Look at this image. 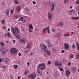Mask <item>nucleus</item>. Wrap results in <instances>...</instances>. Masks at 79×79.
<instances>
[{"label":"nucleus","instance_id":"f257e3e1","mask_svg":"<svg viewBox=\"0 0 79 79\" xmlns=\"http://www.w3.org/2000/svg\"><path fill=\"white\" fill-rule=\"evenodd\" d=\"M11 32L15 37L17 38L18 39H20V36L18 35V33L20 32L19 30L17 27H16L15 28L12 27L11 28Z\"/></svg>","mask_w":79,"mask_h":79},{"label":"nucleus","instance_id":"f03ea898","mask_svg":"<svg viewBox=\"0 0 79 79\" xmlns=\"http://www.w3.org/2000/svg\"><path fill=\"white\" fill-rule=\"evenodd\" d=\"M46 65L45 64V63H41L39 64L37 66V73L40 74V75H42V72L39 70H40L41 71H44V69H45L46 68H47V67H46Z\"/></svg>","mask_w":79,"mask_h":79},{"label":"nucleus","instance_id":"7ed1b4c3","mask_svg":"<svg viewBox=\"0 0 79 79\" xmlns=\"http://www.w3.org/2000/svg\"><path fill=\"white\" fill-rule=\"evenodd\" d=\"M56 6V4L55 3H53L52 2H50L49 3V6L51 7V8L50 9L51 11H52L55 10V6Z\"/></svg>","mask_w":79,"mask_h":79},{"label":"nucleus","instance_id":"20e7f679","mask_svg":"<svg viewBox=\"0 0 79 79\" xmlns=\"http://www.w3.org/2000/svg\"><path fill=\"white\" fill-rule=\"evenodd\" d=\"M18 49L15 48H11L10 50V53L11 54H14V53H17Z\"/></svg>","mask_w":79,"mask_h":79},{"label":"nucleus","instance_id":"39448f33","mask_svg":"<svg viewBox=\"0 0 79 79\" xmlns=\"http://www.w3.org/2000/svg\"><path fill=\"white\" fill-rule=\"evenodd\" d=\"M36 77V74L35 73H32L28 76L30 79H35Z\"/></svg>","mask_w":79,"mask_h":79},{"label":"nucleus","instance_id":"423d86ee","mask_svg":"<svg viewBox=\"0 0 79 79\" xmlns=\"http://www.w3.org/2000/svg\"><path fill=\"white\" fill-rule=\"evenodd\" d=\"M52 17H53V15L52 13L50 12L48 13V19L49 20H51L52 19Z\"/></svg>","mask_w":79,"mask_h":79},{"label":"nucleus","instance_id":"0eeeda50","mask_svg":"<svg viewBox=\"0 0 79 79\" xmlns=\"http://www.w3.org/2000/svg\"><path fill=\"white\" fill-rule=\"evenodd\" d=\"M64 47L65 50H68V49H69V45L68 43H65L64 44Z\"/></svg>","mask_w":79,"mask_h":79},{"label":"nucleus","instance_id":"6e6552de","mask_svg":"<svg viewBox=\"0 0 79 79\" xmlns=\"http://www.w3.org/2000/svg\"><path fill=\"white\" fill-rule=\"evenodd\" d=\"M19 21H22L23 23H26V19L23 17H20L19 19Z\"/></svg>","mask_w":79,"mask_h":79},{"label":"nucleus","instance_id":"1a4fd4ad","mask_svg":"<svg viewBox=\"0 0 79 79\" xmlns=\"http://www.w3.org/2000/svg\"><path fill=\"white\" fill-rule=\"evenodd\" d=\"M65 74L67 76L69 77L71 75V72L68 70H66L65 71Z\"/></svg>","mask_w":79,"mask_h":79},{"label":"nucleus","instance_id":"9d476101","mask_svg":"<svg viewBox=\"0 0 79 79\" xmlns=\"http://www.w3.org/2000/svg\"><path fill=\"white\" fill-rule=\"evenodd\" d=\"M5 14L6 16H8L10 14V9L8 8L6 11Z\"/></svg>","mask_w":79,"mask_h":79},{"label":"nucleus","instance_id":"9b49d317","mask_svg":"<svg viewBox=\"0 0 79 79\" xmlns=\"http://www.w3.org/2000/svg\"><path fill=\"white\" fill-rule=\"evenodd\" d=\"M21 10V8L20 6H18L16 7V10L17 12H19Z\"/></svg>","mask_w":79,"mask_h":79},{"label":"nucleus","instance_id":"f8f14e48","mask_svg":"<svg viewBox=\"0 0 79 79\" xmlns=\"http://www.w3.org/2000/svg\"><path fill=\"white\" fill-rule=\"evenodd\" d=\"M75 12V11H74V9H73L71 10H70L69 11V14L70 15H73V14Z\"/></svg>","mask_w":79,"mask_h":79},{"label":"nucleus","instance_id":"ddd939ff","mask_svg":"<svg viewBox=\"0 0 79 79\" xmlns=\"http://www.w3.org/2000/svg\"><path fill=\"white\" fill-rule=\"evenodd\" d=\"M42 50L44 52H47V51L48 50L47 47L46 46H44V47L42 49Z\"/></svg>","mask_w":79,"mask_h":79},{"label":"nucleus","instance_id":"4468645a","mask_svg":"<svg viewBox=\"0 0 79 79\" xmlns=\"http://www.w3.org/2000/svg\"><path fill=\"white\" fill-rule=\"evenodd\" d=\"M71 19L73 20H78L79 19V17H71Z\"/></svg>","mask_w":79,"mask_h":79},{"label":"nucleus","instance_id":"2eb2a0df","mask_svg":"<svg viewBox=\"0 0 79 79\" xmlns=\"http://www.w3.org/2000/svg\"><path fill=\"white\" fill-rule=\"evenodd\" d=\"M54 35L55 37H60L61 36V35L60 32L55 33Z\"/></svg>","mask_w":79,"mask_h":79},{"label":"nucleus","instance_id":"dca6fc26","mask_svg":"<svg viewBox=\"0 0 79 79\" xmlns=\"http://www.w3.org/2000/svg\"><path fill=\"white\" fill-rule=\"evenodd\" d=\"M45 46H46L43 43H41L40 44V47L41 48V49H42V48H44L45 47Z\"/></svg>","mask_w":79,"mask_h":79},{"label":"nucleus","instance_id":"f3484780","mask_svg":"<svg viewBox=\"0 0 79 79\" xmlns=\"http://www.w3.org/2000/svg\"><path fill=\"white\" fill-rule=\"evenodd\" d=\"M29 71L28 70H27L24 72V74L26 76H27L28 75V74H29Z\"/></svg>","mask_w":79,"mask_h":79},{"label":"nucleus","instance_id":"a211bd4d","mask_svg":"<svg viewBox=\"0 0 79 79\" xmlns=\"http://www.w3.org/2000/svg\"><path fill=\"white\" fill-rule=\"evenodd\" d=\"M45 53H47L48 54V55H52V52H51L49 50H48L45 52Z\"/></svg>","mask_w":79,"mask_h":79},{"label":"nucleus","instance_id":"6ab92c4d","mask_svg":"<svg viewBox=\"0 0 79 79\" xmlns=\"http://www.w3.org/2000/svg\"><path fill=\"white\" fill-rule=\"evenodd\" d=\"M62 64H63V63H62V62L61 61H59L58 63V66L60 67H61V66H62Z\"/></svg>","mask_w":79,"mask_h":79},{"label":"nucleus","instance_id":"aec40b11","mask_svg":"<svg viewBox=\"0 0 79 79\" xmlns=\"http://www.w3.org/2000/svg\"><path fill=\"white\" fill-rule=\"evenodd\" d=\"M47 30L48 33V34H50V26H48Z\"/></svg>","mask_w":79,"mask_h":79},{"label":"nucleus","instance_id":"412c9836","mask_svg":"<svg viewBox=\"0 0 79 79\" xmlns=\"http://www.w3.org/2000/svg\"><path fill=\"white\" fill-rule=\"evenodd\" d=\"M14 69H16L18 67V65L17 64H14L13 65Z\"/></svg>","mask_w":79,"mask_h":79},{"label":"nucleus","instance_id":"4be33fe9","mask_svg":"<svg viewBox=\"0 0 79 79\" xmlns=\"http://www.w3.org/2000/svg\"><path fill=\"white\" fill-rule=\"evenodd\" d=\"M28 27L30 29H33V26H32V24H29L28 25Z\"/></svg>","mask_w":79,"mask_h":79},{"label":"nucleus","instance_id":"5701e85b","mask_svg":"<svg viewBox=\"0 0 79 79\" xmlns=\"http://www.w3.org/2000/svg\"><path fill=\"white\" fill-rule=\"evenodd\" d=\"M76 44L77 45V50H79V44H78V42H76Z\"/></svg>","mask_w":79,"mask_h":79},{"label":"nucleus","instance_id":"b1692460","mask_svg":"<svg viewBox=\"0 0 79 79\" xmlns=\"http://www.w3.org/2000/svg\"><path fill=\"white\" fill-rule=\"evenodd\" d=\"M1 23L2 24H5V20H2L1 21Z\"/></svg>","mask_w":79,"mask_h":79},{"label":"nucleus","instance_id":"393cba45","mask_svg":"<svg viewBox=\"0 0 79 79\" xmlns=\"http://www.w3.org/2000/svg\"><path fill=\"white\" fill-rule=\"evenodd\" d=\"M72 69L73 72H76L77 71V69L75 68H72Z\"/></svg>","mask_w":79,"mask_h":79},{"label":"nucleus","instance_id":"a878e982","mask_svg":"<svg viewBox=\"0 0 79 79\" xmlns=\"http://www.w3.org/2000/svg\"><path fill=\"white\" fill-rule=\"evenodd\" d=\"M20 42L22 43H24L26 42V40H19Z\"/></svg>","mask_w":79,"mask_h":79},{"label":"nucleus","instance_id":"bb28decb","mask_svg":"<svg viewBox=\"0 0 79 79\" xmlns=\"http://www.w3.org/2000/svg\"><path fill=\"white\" fill-rule=\"evenodd\" d=\"M58 25L60 27H63V24L62 23H59Z\"/></svg>","mask_w":79,"mask_h":79},{"label":"nucleus","instance_id":"cd10ccee","mask_svg":"<svg viewBox=\"0 0 79 79\" xmlns=\"http://www.w3.org/2000/svg\"><path fill=\"white\" fill-rule=\"evenodd\" d=\"M51 31L52 32H56V30L55 28H52L51 30Z\"/></svg>","mask_w":79,"mask_h":79},{"label":"nucleus","instance_id":"c85d7f7f","mask_svg":"<svg viewBox=\"0 0 79 79\" xmlns=\"http://www.w3.org/2000/svg\"><path fill=\"white\" fill-rule=\"evenodd\" d=\"M52 46L53 45L51 43H49L48 44V47H52Z\"/></svg>","mask_w":79,"mask_h":79},{"label":"nucleus","instance_id":"c756f323","mask_svg":"<svg viewBox=\"0 0 79 79\" xmlns=\"http://www.w3.org/2000/svg\"><path fill=\"white\" fill-rule=\"evenodd\" d=\"M55 66H58V62L57 60L55 61Z\"/></svg>","mask_w":79,"mask_h":79},{"label":"nucleus","instance_id":"7c9ffc66","mask_svg":"<svg viewBox=\"0 0 79 79\" xmlns=\"http://www.w3.org/2000/svg\"><path fill=\"white\" fill-rule=\"evenodd\" d=\"M29 52V51H28V50H27V49H26L24 50V53H28Z\"/></svg>","mask_w":79,"mask_h":79},{"label":"nucleus","instance_id":"2f4dec72","mask_svg":"<svg viewBox=\"0 0 79 79\" xmlns=\"http://www.w3.org/2000/svg\"><path fill=\"white\" fill-rule=\"evenodd\" d=\"M56 51V49H55V48L53 47L52 48V51L53 52H55Z\"/></svg>","mask_w":79,"mask_h":79},{"label":"nucleus","instance_id":"473e14b6","mask_svg":"<svg viewBox=\"0 0 79 79\" xmlns=\"http://www.w3.org/2000/svg\"><path fill=\"white\" fill-rule=\"evenodd\" d=\"M72 48H73V49H74V48H76V46L75 44H73L72 46Z\"/></svg>","mask_w":79,"mask_h":79},{"label":"nucleus","instance_id":"72a5a7b5","mask_svg":"<svg viewBox=\"0 0 79 79\" xmlns=\"http://www.w3.org/2000/svg\"><path fill=\"white\" fill-rule=\"evenodd\" d=\"M0 45L2 46V47H3L4 45H5V44H4V43L3 42H1L0 44Z\"/></svg>","mask_w":79,"mask_h":79},{"label":"nucleus","instance_id":"f704fd0d","mask_svg":"<svg viewBox=\"0 0 79 79\" xmlns=\"http://www.w3.org/2000/svg\"><path fill=\"white\" fill-rule=\"evenodd\" d=\"M47 30V27H45L42 29V32H44V31H46Z\"/></svg>","mask_w":79,"mask_h":79},{"label":"nucleus","instance_id":"c9c22d12","mask_svg":"<svg viewBox=\"0 0 79 79\" xmlns=\"http://www.w3.org/2000/svg\"><path fill=\"white\" fill-rule=\"evenodd\" d=\"M70 34L72 35H73L75 34V32L73 31H71L70 33Z\"/></svg>","mask_w":79,"mask_h":79},{"label":"nucleus","instance_id":"e433bc0d","mask_svg":"<svg viewBox=\"0 0 79 79\" xmlns=\"http://www.w3.org/2000/svg\"><path fill=\"white\" fill-rule=\"evenodd\" d=\"M7 35L8 37H10V32L7 33Z\"/></svg>","mask_w":79,"mask_h":79},{"label":"nucleus","instance_id":"4c0bfd02","mask_svg":"<svg viewBox=\"0 0 79 79\" xmlns=\"http://www.w3.org/2000/svg\"><path fill=\"white\" fill-rule=\"evenodd\" d=\"M14 2L16 3V4H19V2L16 0H14Z\"/></svg>","mask_w":79,"mask_h":79},{"label":"nucleus","instance_id":"58836bf2","mask_svg":"<svg viewBox=\"0 0 79 79\" xmlns=\"http://www.w3.org/2000/svg\"><path fill=\"white\" fill-rule=\"evenodd\" d=\"M64 37H68L69 35H68L67 34H65L63 35Z\"/></svg>","mask_w":79,"mask_h":79},{"label":"nucleus","instance_id":"ea45409f","mask_svg":"<svg viewBox=\"0 0 79 79\" xmlns=\"http://www.w3.org/2000/svg\"><path fill=\"white\" fill-rule=\"evenodd\" d=\"M19 18V15H17L15 17V19H18Z\"/></svg>","mask_w":79,"mask_h":79},{"label":"nucleus","instance_id":"a19ab883","mask_svg":"<svg viewBox=\"0 0 79 79\" xmlns=\"http://www.w3.org/2000/svg\"><path fill=\"white\" fill-rule=\"evenodd\" d=\"M9 60V59H8V58H5V62H8Z\"/></svg>","mask_w":79,"mask_h":79},{"label":"nucleus","instance_id":"79ce46f5","mask_svg":"<svg viewBox=\"0 0 79 79\" xmlns=\"http://www.w3.org/2000/svg\"><path fill=\"white\" fill-rule=\"evenodd\" d=\"M76 5H79V0H77L76 2Z\"/></svg>","mask_w":79,"mask_h":79},{"label":"nucleus","instance_id":"37998d69","mask_svg":"<svg viewBox=\"0 0 79 79\" xmlns=\"http://www.w3.org/2000/svg\"><path fill=\"white\" fill-rule=\"evenodd\" d=\"M24 10H25V11H26L27 12H28L29 11V9L27 8H25V9H24Z\"/></svg>","mask_w":79,"mask_h":79},{"label":"nucleus","instance_id":"c03bdc74","mask_svg":"<svg viewBox=\"0 0 79 79\" xmlns=\"http://www.w3.org/2000/svg\"><path fill=\"white\" fill-rule=\"evenodd\" d=\"M30 47V46L29 45V44L28 43H27V46L26 48H27H27H29Z\"/></svg>","mask_w":79,"mask_h":79},{"label":"nucleus","instance_id":"a18cd8bd","mask_svg":"<svg viewBox=\"0 0 79 79\" xmlns=\"http://www.w3.org/2000/svg\"><path fill=\"white\" fill-rule=\"evenodd\" d=\"M14 13V10L13 9L12 10H10V14H13Z\"/></svg>","mask_w":79,"mask_h":79},{"label":"nucleus","instance_id":"49530a36","mask_svg":"<svg viewBox=\"0 0 79 79\" xmlns=\"http://www.w3.org/2000/svg\"><path fill=\"white\" fill-rule=\"evenodd\" d=\"M74 56V55H73L72 56L69 58L70 60H71L73 58V57Z\"/></svg>","mask_w":79,"mask_h":79},{"label":"nucleus","instance_id":"de8ad7c7","mask_svg":"<svg viewBox=\"0 0 79 79\" xmlns=\"http://www.w3.org/2000/svg\"><path fill=\"white\" fill-rule=\"evenodd\" d=\"M59 69L60 70V71H64L63 69L62 68H59Z\"/></svg>","mask_w":79,"mask_h":79},{"label":"nucleus","instance_id":"09e8293b","mask_svg":"<svg viewBox=\"0 0 79 79\" xmlns=\"http://www.w3.org/2000/svg\"><path fill=\"white\" fill-rule=\"evenodd\" d=\"M33 54H34V52H31L30 53V56H32V55H33Z\"/></svg>","mask_w":79,"mask_h":79},{"label":"nucleus","instance_id":"8fccbe9b","mask_svg":"<svg viewBox=\"0 0 79 79\" xmlns=\"http://www.w3.org/2000/svg\"><path fill=\"white\" fill-rule=\"evenodd\" d=\"M68 1H69V0H64V3L65 4L67 3Z\"/></svg>","mask_w":79,"mask_h":79},{"label":"nucleus","instance_id":"3c124183","mask_svg":"<svg viewBox=\"0 0 79 79\" xmlns=\"http://www.w3.org/2000/svg\"><path fill=\"white\" fill-rule=\"evenodd\" d=\"M3 70L4 71H6V69L5 68V67H3Z\"/></svg>","mask_w":79,"mask_h":79},{"label":"nucleus","instance_id":"603ef678","mask_svg":"<svg viewBox=\"0 0 79 79\" xmlns=\"http://www.w3.org/2000/svg\"><path fill=\"white\" fill-rule=\"evenodd\" d=\"M68 66H71V63L69 62L68 63Z\"/></svg>","mask_w":79,"mask_h":79},{"label":"nucleus","instance_id":"864d4df0","mask_svg":"<svg viewBox=\"0 0 79 79\" xmlns=\"http://www.w3.org/2000/svg\"><path fill=\"white\" fill-rule=\"evenodd\" d=\"M2 29H6V27L5 26H3L2 27Z\"/></svg>","mask_w":79,"mask_h":79},{"label":"nucleus","instance_id":"5fc2aeb1","mask_svg":"<svg viewBox=\"0 0 79 79\" xmlns=\"http://www.w3.org/2000/svg\"><path fill=\"white\" fill-rule=\"evenodd\" d=\"M32 3L33 5H35V4H36V2L35 1H33L32 2Z\"/></svg>","mask_w":79,"mask_h":79},{"label":"nucleus","instance_id":"6e6d98bb","mask_svg":"<svg viewBox=\"0 0 79 79\" xmlns=\"http://www.w3.org/2000/svg\"><path fill=\"white\" fill-rule=\"evenodd\" d=\"M18 55L19 56H22V55L21 54V53L19 52L18 54Z\"/></svg>","mask_w":79,"mask_h":79},{"label":"nucleus","instance_id":"4d7b16f0","mask_svg":"<svg viewBox=\"0 0 79 79\" xmlns=\"http://www.w3.org/2000/svg\"><path fill=\"white\" fill-rule=\"evenodd\" d=\"M77 11H79V6H78L77 7Z\"/></svg>","mask_w":79,"mask_h":79},{"label":"nucleus","instance_id":"13d9d810","mask_svg":"<svg viewBox=\"0 0 79 79\" xmlns=\"http://www.w3.org/2000/svg\"><path fill=\"white\" fill-rule=\"evenodd\" d=\"M10 77L11 79H13V76L11 75H10Z\"/></svg>","mask_w":79,"mask_h":79},{"label":"nucleus","instance_id":"bf43d9fd","mask_svg":"<svg viewBox=\"0 0 79 79\" xmlns=\"http://www.w3.org/2000/svg\"><path fill=\"white\" fill-rule=\"evenodd\" d=\"M65 52V50H63L61 52V53H64V52Z\"/></svg>","mask_w":79,"mask_h":79},{"label":"nucleus","instance_id":"052dcab7","mask_svg":"<svg viewBox=\"0 0 79 79\" xmlns=\"http://www.w3.org/2000/svg\"><path fill=\"white\" fill-rule=\"evenodd\" d=\"M17 79H21V77L20 76H18L17 77Z\"/></svg>","mask_w":79,"mask_h":79},{"label":"nucleus","instance_id":"680f3d73","mask_svg":"<svg viewBox=\"0 0 79 79\" xmlns=\"http://www.w3.org/2000/svg\"><path fill=\"white\" fill-rule=\"evenodd\" d=\"M13 44H15L16 43V40H13Z\"/></svg>","mask_w":79,"mask_h":79},{"label":"nucleus","instance_id":"e2e57ef3","mask_svg":"<svg viewBox=\"0 0 79 79\" xmlns=\"http://www.w3.org/2000/svg\"><path fill=\"white\" fill-rule=\"evenodd\" d=\"M28 30L30 32H32V30L30 28Z\"/></svg>","mask_w":79,"mask_h":79},{"label":"nucleus","instance_id":"0e129e2a","mask_svg":"<svg viewBox=\"0 0 79 79\" xmlns=\"http://www.w3.org/2000/svg\"><path fill=\"white\" fill-rule=\"evenodd\" d=\"M47 44H50V41H47Z\"/></svg>","mask_w":79,"mask_h":79},{"label":"nucleus","instance_id":"69168bd1","mask_svg":"<svg viewBox=\"0 0 79 79\" xmlns=\"http://www.w3.org/2000/svg\"><path fill=\"white\" fill-rule=\"evenodd\" d=\"M27 66H29V64H30V63L29 62H27Z\"/></svg>","mask_w":79,"mask_h":79},{"label":"nucleus","instance_id":"338daca9","mask_svg":"<svg viewBox=\"0 0 79 79\" xmlns=\"http://www.w3.org/2000/svg\"><path fill=\"white\" fill-rule=\"evenodd\" d=\"M76 57L77 59H79V56H76Z\"/></svg>","mask_w":79,"mask_h":79},{"label":"nucleus","instance_id":"774afa93","mask_svg":"<svg viewBox=\"0 0 79 79\" xmlns=\"http://www.w3.org/2000/svg\"><path fill=\"white\" fill-rule=\"evenodd\" d=\"M76 56H79V52H77L76 55Z\"/></svg>","mask_w":79,"mask_h":79}]
</instances>
